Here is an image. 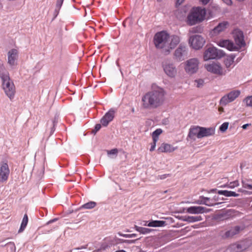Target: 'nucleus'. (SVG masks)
Segmentation results:
<instances>
[{"label":"nucleus","mask_w":252,"mask_h":252,"mask_svg":"<svg viewBox=\"0 0 252 252\" xmlns=\"http://www.w3.org/2000/svg\"><path fill=\"white\" fill-rule=\"evenodd\" d=\"M28 222V217L27 214H25L23 220L21 224V226L20 229L18 230L19 233H21L24 231L25 228L27 226V225Z\"/></svg>","instance_id":"29"},{"label":"nucleus","mask_w":252,"mask_h":252,"mask_svg":"<svg viewBox=\"0 0 252 252\" xmlns=\"http://www.w3.org/2000/svg\"><path fill=\"white\" fill-rule=\"evenodd\" d=\"M250 125H251V124H245V125H244L242 126V128H243V129H246V128H247V127H248L249 126H250Z\"/></svg>","instance_id":"46"},{"label":"nucleus","mask_w":252,"mask_h":252,"mask_svg":"<svg viewBox=\"0 0 252 252\" xmlns=\"http://www.w3.org/2000/svg\"><path fill=\"white\" fill-rule=\"evenodd\" d=\"M63 0H57L56 3V8L58 9H60L61 7L62 4L63 3Z\"/></svg>","instance_id":"38"},{"label":"nucleus","mask_w":252,"mask_h":252,"mask_svg":"<svg viewBox=\"0 0 252 252\" xmlns=\"http://www.w3.org/2000/svg\"><path fill=\"white\" fill-rule=\"evenodd\" d=\"M229 126L228 122L223 123L220 127V130L222 132H225L228 128Z\"/></svg>","instance_id":"35"},{"label":"nucleus","mask_w":252,"mask_h":252,"mask_svg":"<svg viewBox=\"0 0 252 252\" xmlns=\"http://www.w3.org/2000/svg\"><path fill=\"white\" fill-rule=\"evenodd\" d=\"M240 94L239 91L230 92L227 94L224 95L220 100V103L225 106L228 103L234 101Z\"/></svg>","instance_id":"10"},{"label":"nucleus","mask_w":252,"mask_h":252,"mask_svg":"<svg viewBox=\"0 0 252 252\" xmlns=\"http://www.w3.org/2000/svg\"><path fill=\"white\" fill-rule=\"evenodd\" d=\"M229 24L227 21H223L220 23L216 27H215L210 32L211 37L216 36L225 30L229 27Z\"/></svg>","instance_id":"12"},{"label":"nucleus","mask_w":252,"mask_h":252,"mask_svg":"<svg viewBox=\"0 0 252 252\" xmlns=\"http://www.w3.org/2000/svg\"><path fill=\"white\" fill-rule=\"evenodd\" d=\"M187 56V51L185 46H180L174 53V60L178 61L183 60Z\"/></svg>","instance_id":"18"},{"label":"nucleus","mask_w":252,"mask_h":252,"mask_svg":"<svg viewBox=\"0 0 252 252\" xmlns=\"http://www.w3.org/2000/svg\"><path fill=\"white\" fill-rule=\"evenodd\" d=\"M9 169L7 163H3L0 168V182H4L7 180L9 175Z\"/></svg>","instance_id":"16"},{"label":"nucleus","mask_w":252,"mask_h":252,"mask_svg":"<svg viewBox=\"0 0 252 252\" xmlns=\"http://www.w3.org/2000/svg\"><path fill=\"white\" fill-rule=\"evenodd\" d=\"M205 67L209 72L218 75H224L226 73L219 63L214 62L210 64H205Z\"/></svg>","instance_id":"6"},{"label":"nucleus","mask_w":252,"mask_h":252,"mask_svg":"<svg viewBox=\"0 0 252 252\" xmlns=\"http://www.w3.org/2000/svg\"><path fill=\"white\" fill-rule=\"evenodd\" d=\"M214 133L215 130L212 128L200 127V138L213 135Z\"/></svg>","instance_id":"22"},{"label":"nucleus","mask_w":252,"mask_h":252,"mask_svg":"<svg viewBox=\"0 0 252 252\" xmlns=\"http://www.w3.org/2000/svg\"><path fill=\"white\" fill-rule=\"evenodd\" d=\"M233 38L235 43L236 50H238L245 45V42L244 39V35L243 32L238 30L235 29L232 32Z\"/></svg>","instance_id":"7"},{"label":"nucleus","mask_w":252,"mask_h":252,"mask_svg":"<svg viewBox=\"0 0 252 252\" xmlns=\"http://www.w3.org/2000/svg\"><path fill=\"white\" fill-rule=\"evenodd\" d=\"M166 177V175H160V179H165Z\"/></svg>","instance_id":"49"},{"label":"nucleus","mask_w":252,"mask_h":252,"mask_svg":"<svg viewBox=\"0 0 252 252\" xmlns=\"http://www.w3.org/2000/svg\"><path fill=\"white\" fill-rule=\"evenodd\" d=\"M203 4H206L209 2L210 0H199Z\"/></svg>","instance_id":"44"},{"label":"nucleus","mask_w":252,"mask_h":252,"mask_svg":"<svg viewBox=\"0 0 252 252\" xmlns=\"http://www.w3.org/2000/svg\"><path fill=\"white\" fill-rule=\"evenodd\" d=\"M218 198V197L216 196L212 199L204 196H200L197 203L200 204H205L209 206H213L219 204L216 202Z\"/></svg>","instance_id":"15"},{"label":"nucleus","mask_w":252,"mask_h":252,"mask_svg":"<svg viewBox=\"0 0 252 252\" xmlns=\"http://www.w3.org/2000/svg\"><path fill=\"white\" fill-rule=\"evenodd\" d=\"M165 221L162 220H152L148 223L144 224L149 227H161L165 225Z\"/></svg>","instance_id":"24"},{"label":"nucleus","mask_w":252,"mask_h":252,"mask_svg":"<svg viewBox=\"0 0 252 252\" xmlns=\"http://www.w3.org/2000/svg\"><path fill=\"white\" fill-rule=\"evenodd\" d=\"M224 2H225L226 4L228 5H230L232 3V1L231 0H222Z\"/></svg>","instance_id":"43"},{"label":"nucleus","mask_w":252,"mask_h":252,"mask_svg":"<svg viewBox=\"0 0 252 252\" xmlns=\"http://www.w3.org/2000/svg\"><path fill=\"white\" fill-rule=\"evenodd\" d=\"M206 209L202 206H191L187 209V212L192 214H202L206 212Z\"/></svg>","instance_id":"21"},{"label":"nucleus","mask_w":252,"mask_h":252,"mask_svg":"<svg viewBox=\"0 0 252 252\" xmlns=\"http://www.w3.org/2000/svg\"><path fill=\"white\" fill-rule=\"evenodd\" d=\"M115 110L114 109H110L100 120L101 124L104 126H106L111 122L115 116Z\"/></svg>","instance_id":"13"},{"label":"nucleus","mask_w":252,"mask_h":252,"mask_svg":"<svg viewBox=\"0 0 252 252\" xmlns=\"http://www.w3.org/2000/svg\"><path fill=\"white\" fill-rule=\"evenodd\" d=\"M195 85L197 87L199 88L202 87L204 84V80L201 79H197L195 80Z\"/></svg>","instance_id":"36"},{"label":"nucleus","mask_w":252,"mask_h":252,"mask_svg":"<svg viewBox=\"0 0 252 252\" xmlns=\"http://www.w3.org/2000/svg\"><path fill=\"white\" fill-rule=\"evenodd\" d=\"M96 205V203L94 201H90L82 205V208L87 209L94 208Z\"/></svg>","instance_id":"31"},{"label":"nucleus","mask_w":252,"mask_h":252,"mask_svg":"<svg viewBox=\"0 0 252 252\" xmlns=\"http://www.w3.org/2000/svg\"><path fill=\"white\" fill-rule=\"evenodd\" d=\"M101 126L100 124H96L95 126L94 129V131L95 132H96L101 128Z\"/></svg>","instance_id":"41"},{"label":"nucleus","mask_w":252,"mask_h":252,"mask_svg":"<svg viewBox=\"0 0 252 252\" xmlns=\"http://www.w3.org/2000/svg\"><path fill=\"white\" fill-rule=\"evenodd\" d=\"M157 142V141H153V142L151 144V146L150 149V151L151 152L154 151L155 150Z\"/></svg>","instance_id":"40"},{"label":"nucleus","mask_w":252,"mask_h":252,"mask_svg":"<svg viewBox=\"0 0 252 252\" xmlns=\"http://www.w3.org/2000/svg\"><path fill=\"white\" fill-rule=\"evenodd\" d=\"M154 43L157 49L161 50L164 55H168L172 49V40L169 34L165 31L158 32L154 37Z\"/></svg>","instance_id":"2"},{"label":"nucleus","mask_w":252,"mask_h":252,"mask_svg":"<svg viewBox=\"0 0 252 252\" xmlns=\"http://www.w3.org/2000/svg\"><path fill=\"white\" fill-rule=\"evenodd\" d=\"M248 107H252V95L246 97L243 100Z\"/></svg>","instance_id":"33"},{"label":"nucleus","mask_w":252,"mask_h":252,"mask_svg":"<svg viewBox=\"0 0 252 252\" xmlns=\"http://www.w3.org/2000/svg\"><path fill=\"white\" fill-rule=\"evenodd\" d=\"M136 230L142 234H147L151 232V229L142 227H138Z\"/></svg>","instance_id":"34"},{"label":"nucleus","mask_w":252,"mask_h":252,"mask_svg":"<svg viewBox=\"0 0 252 252\" xmlns=\"http://www.w3.org/2000/svg\"><path fill=\"white\" fill-rule=\"evenodd\" d=\"M250 246L245 241H241L230 245L228 250L230 252H245L249 248Z\"/></svg>","instance_id":"9"},{"label":"nucleus","mask_w":252,"mask_h":252,"mask_svg":"<svg viewBox=\"0 0 252 252\" xmlns=\"http://www.w3.org/2000/svg\"><path fill=\"white\" fill-rule=\"evenodd\" d=\"M55 221V220H50L48 222V223H50V222H53Z\"/></svg>","instance_id":"50"},{"label":"nucleus","mask_w":252,"mask_h":252,"mask_svg":"<svg viewBox=\"0 0 252 252\" xmlns=\"http://www.w3.org/2000/svg\"><path fill=\"white\" fill-rule=\"evenodd\" d=\"M241 230L240 227L238 226H236L234 227L231 228L229 230L227 231L224 234V237L225 238H230L232 237L235 235L239 233Z\"/></svg>","instance_id":"23"},{"label":"nucleus","mask_w":252,"mask_h":252,"mask_svg":"<svg viewBox=\"0 0 252 252\" xmlns=\"http://www.w3.org/2000/svg\"><path fill=\"white\" fill-rule=\"evenodd\" d=\"M0 76L3 82V88L7 96L11 100L15 94V88L13 82L10 80L7 71L0 72Z\"/></svg>","instance_id":"4"},{"label":"nucleus","mask_w":252,"mask_h":252,"mask_svg":"<svg viewBox=\"0 0 252 252\" xmlns=\"http://www.w3.org/2000/svg\"><path fill=\"white\" fill-rule=\"evenodd\" d=\"M172 150L171 146L166 143H162L158 149V153H167L170 152Z\"/></svg>","instance_id":"25"},{"label":"nucleus","mask_w":252,"mask_h":252,"mask_svg":"<svg viewBox=\"0 0 252 252\" xmlns=\"http://www.w3.org/2000/svg\"><path fill=\"white\" fill-rule=\"evenodd\" d=\"M132 112H134V108H133V109H132Z\"/></svg>","instance_id":"52"},{"label":"nucleus","mask_w":252,"mask_h":252,"mask_svg":"<svg viewBox=\"0 0 252 252\" xmlns=\"http://www.w3.org/2000/svg\"><path fill=\"white\" fill-rule=\"evenodd\" d=\"M199 61L196 58H192L187 60L184 63V69L189 74L196 73L199 67Z\"/></svg>","instance_id":"5"},{"label":"nucleus","mask_w":252,"mask_h":252,"mask_svg":"<svg viewBox=\"0 0 252 252\" xmlns=\"http://www.w3.org/2000/svg\"><path fill=\"white\" fill-rule=\"evenodd\" d=\"M235 58V56L231 55L224 59V63L226 68L230 67L233 64Z\"/></svg>","instance_id":"26"},{"label":"nucleus","mask_w":252,"mask_h":252,"mask_svg":"<svg viewBox=\"0 0 252 252\" xmlns=\"http://www.w3.org/2000/svg\"><path fill=\"white\" fill-rule=\"evenodd\" d=\"M202 220L201 216H186L185 217L184 220L189 222H193L195 221H200Z\"/></svg>","instance_id":"28"},{"label":"nucleus","mask_w":252,"mask_h":252,"mask_svg":"<svg viewBox=\"0 0 252 252\" xmlns=\"http://www.w3.org/2000/svg\"><path fill=\"white\" fill-rule=\"evenodd\" d=\"M8 245H11L15 249V244L13 242H9L7 244Z\"/></svg>","instance_id":"47"},{"label":"nucleus","mask_w":252,"mask_h":252,"mask_svg":"<svg viewBox=\"0 0 252 252\" xmlns=\"http://www.w3.org/2000/svg\"><path fill=\"white\" fill-rule=\"evenodd\" d=\"M18 57V51L16 49H12L8 53V63L11 65L15 64V61Z\"/></svg>","instance_id":"20"},{"label":"nucleus","mask_w":252,"mask_h":252,"mask_svg":"<svg viewBox=\"0 0 252 252\" xmlns=\"http://www.w3.org/2000/svg\"><path fill=\"white\" fill-rule=\"evenodd\" d=\"M189 42L193 49L198 50L204 46L205 40L202 36L196 34L190 37Z\"/></svg>","instance_id":"8"},{"label":"nucleus","mask_w":252,"mask_h":252,"mask_svg":"<svg viewBox=\"0 0 252 252\" xmlns=\"http://www.w3.org/2000/svg\"><path fill=\"white\" fill-rule=\"evenodd\" d=\"M206 15L205 8H193L188 16L187 22L189 25H193L202 22Z\"/></svg>","instance_id":"3"},{"label":"nucleus","mask_w":252,"mask_h":252,"mask_svg":"<svg viewBox=\"0 0 252 252\" xmlns=\"http://www.w3.org/2000/svg\"><path fill=\"white\" fill-rule=\"evenodd\" d=\"M220 54L218 49L214 47H208L204 53V59L207 61L220 57Z\"/></svg>","instance_id":"11"},{"label":"nucleus","mask_w":252,"mask_h":252,"mask_svg":"<svg viewBox=\"0 0 252 252\" xmlns=\"http://www.w3.org/2000/svg\"><path fill=\"white\" fill-rule=\"evenodd\" d=\"M174 42H177L178 43L180 41L179 37L178 36H174Z\"/></svg>","instance_id":"45"},{"label":"nucleus","mask_w":252,"mask_h":252,"mask_svg":"<svg viewBox=\"0 0 252 252\" xmlns=\"http://www.w3.org/2000/svg\"><path fill=\"white\" fill-rule=\"evenodd\" d=\"M242 186H243V188H246V189H252V185H250L244 181H242Z\"/></svg>","instance_id":"37"},{"label":"nucleus","mask_w":252,"mask_h":252,"mask_svg":"<svg viewBox=\"0 0 252 252\" xmlns=\"http://www.w3.org/2000/svg\"><path fill=\"white\" fill-rule=\"evenodd\" d=\"M239 184L238 181H235L229 183L228 184L225 185L223 187H227L228 188L233 189L235 187L239 186Z\"/></svg>","instance_id":"32"},{"label":"nucleus","mask_w":252,"mask_h":252,"mask_svg":"<svg viewBox=\"0 0 252 252\" xmlns=\"http://www.w3.org/2000/svg\"><path fill=\"white\" fill-rule=\"evenodd\" d=\"M218 110L220 112H222L224 111V109L222 107H220L218 109Z\"/></svg>","instance_id":"48"},{"label":"nucleus","mask_w":252,"mask_h":252,"mask_svg":"<svg viewBox=\"0 0 252 252\" xmlns=\"http://www.w3.org/2000/svg\"><path fill=\"white\" fill-rule=\"evenodd\" d=\"M218 193L219 194L224 195L225 196H226V197H230V196L237 197V196H239V194L236 193L234 191H228L226 190H219Z\"/></svg>","instance_id":"27"},{"label":"nucleus","mask_w":252,"mask_h":252,"mask_svg":"<svg viewBox=\"0 0 252 252\" xmlns=\"http://www.w3.org/2000/svg\"><path fill=\"white\" fill-rule=\"evenodd\" d=\"M158 1L160 2L161 1V0H157Z\"/></svg>","instance_id":"51"},{"label":"nucleus","mask_w":252,"mask_h":252,"mask_svg":"<svg viewBox=\"0 0 252 252\" xmlns=\"http://www.w3.org/2000/svg\"><path fill=\"white\" fill-rule=\"evenodd\" d=\"M165 74L170 77H173V64L171 60H165L162 64Z\"/></svg>","instance_id":"14"},{"label":"nucleus","mask_w":252,"mask_h":252,"mask_svg":"<svg viewBox=\"0 0 252 252\" xmlns=\"http://www.w3.org/2000/svg\"><path fill=\"white\" fill-rule=\"evenodd\" d=\"M165 99V91L161 88H157L142 96L141 106L145 109L156 108L162 105Z\"/></svg>","instance_id":"1"},{"label":"nucleus","mask_w":252,"mask_h":252,"mask_svg":"<svg viewBox=\"0 0 252 252\" xmlns=\"http://www.w3.org/2000/svg\"><path fill=\"white\" fill-rule=\"evenodd\" d=\"M200 126H192L189 130L188 135V139H189L194 141L196 137L200 138Z\"/></svg>","instance_id":"19"},{"label":"nucleus","mask_w":252,"mask_h":252,"mask_svg":"<svg viewBox=\"0 0 252 252\" xmlns=\"http://www.w3.org/2000/svg\"><path fill=\"white\" fill-rule=\"evenodd\" d=\"M218 45L221 47L226 48L230 51H235V45L230 40L228 39L215 41Z\"/></svg>","instance_id":"17"},{"label":"nucleus","mask_w":252,"mask_h":252,"mask_svg":"<svg viewBox=\"0 0 252 252\" xmlns=\"http://www.w3.org/2000/svg\"><path fill=\"white\" fill-rule=\"evenodd\" d=\"M118 153V150L117 149H113L110 151H107L108 155H117Z\"/></svg>","instance_id":"39"},{"label":"nucleus","mask_w":252,"mask_h":252,"mask_svg":"<svg viewBox=\"0 0 252 252\" xmlns=\"http://www.w3.org/2000/svg\"><path fill=\"white\" fill-rule=\"evenodd\" d=\"M163 131L160 128H158L155 130L152 134L153 141H158L159 136L162 133Z\"/></svg>","instance_id":"30"},{"label":"nucleus","mask_w":252,"mask_h":252,"mask_svg":"<svg viewBox=\"0 0 252 252\" xmlns=\"http://www.w3.org/2000/svg\"><path fill=\"white\" fill-rule=\"evenodd\" d=\"M176 0V2H175L176 6H177L181 5L184 1L185 0Z\"/></svg>","instance_id":"42"}]
</instances>
